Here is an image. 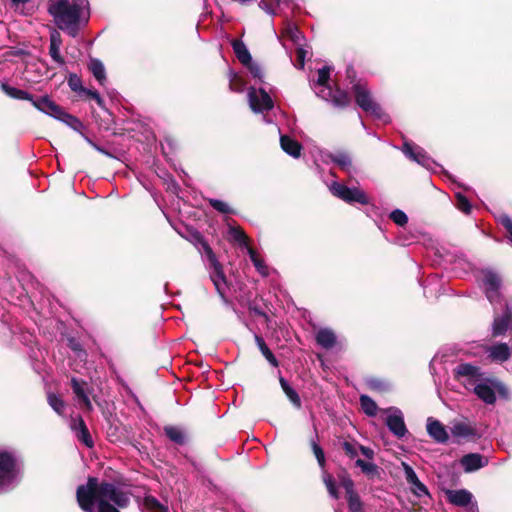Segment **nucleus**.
<instances>
[{"mask_svg": "<svg viewBox=\"0 0 512 512\" xmlns=\"http://www.w3.org/2000/svg\"><path fill=\"white\" fill-rule=\"evenodd\" d=\"M323 481L325 483V486H326L329 494L334 499H338L339 498V493H338V489L336 487V482H335L334 478L332 477V475L329 474V473H324Z\"/></svg>", "mask_w": 512, "mask_h": 512, "instance_id": "40", "label": "nucleus"}, {"mask_svg": "<svg viewBox=\"0 0 512 512\" xmlns=\"http://www.w3.org/2000/svg\"><path fill=\"white\" fill-rule=\"evenodd\" d=\"M390 219L399 226H405L408 223L407 215L400 209L393 210Z\"/></svg>", "mask_w": 512, "mask_h": 512, "instance_id": "43", "label": "nucleus"}, {"mask_svg": "<svg viewBox=\"0 0 512 512\" xmlns=\"http://www.w3.org/2000/svg\"><path fill=\"white\" fill-rule=\"evenodd\" d=\"M315 340L319 346L326 350H329L336 345L337 337L332 329L321 328L316 333Z\"/></svg>", "mask_w": 512, "mask_h": 512, "instance_id": "18", "label": "nucleus"}, {"mask_svg": "<svg viewBox=\"0 0 512 512\" xmlns=\"http://www.w3.org/2000/svg\"><path fill=\"white\" fill-rule=\"evenodd\" d=\"M473 392L480 400L488 405H494L496 403V394L506 401L510 399V392L507 386L498 378L488 375L482 378V381L473 387Z\"/></svg>", "mask_w": 512, "mask_h": 512, "instance_id": "4", "label": "nucleus"}, {"mask_svg": "<svg viewBox=\"0 0 512 512\" xmlns=\"http://www.w3.org/2000/svg\"><path fill=\"white\" fill-rule=\"evenodd\" d=\"M366 385L373 392L385 393L388 390L386 382L376 377L369 378Z\"/></svg>", "mask_w": 512, "mask_h": 512, "instance_id": "37", "label": "nucleus"}, {"mask_svg": "<svg viewBox=\"0 0 512 512\" xmlns=\"http://www.w3.org/2000/svg\"><path fill=\"white\" fill-rule=\"evenodd\" d=\"M403 469H404L405 479L408 484H410L412 486L414 483L418 482L419 478H418L416 472L414 471V469L410 465L403 463Z\"/></svg>", "mask_w": 512, "mask_h": 512, "instance_id": "48", "label": "nucleus"}, {"mask_svg": "<svg viewBox=\"0 0 512 512\" xmlns=\"http://www.w3.org/2000/svg\"><path fill=\"white\" fill-rule=\"evenodd\" d=\"M30 102L38 110L67 123L73 128H75L76 124H80V121L76 117L65 112L61 106L52 101L47 95L41 96L37 99L33 98V101Z\"/></svg>", "mask_w": 512, "mask_h": 512, "instance_id": "6", "label": "nucleus"}, {"mask_svg": "<svg viewBox=\"0 0 512 512\" xmlns=\"http://www.w3.org/2000/svg\"><path fill=\"white\" fill-rule=\"evenodd\" d=\"M196 239H197V242L200 245L201 249L205 253L209 263L212 264V263L218 261L215 253L213 252V250L210 247L209 243L204 239V237L201 236L200 234H198L196 236Z\"/></svg>", "mask_w": 512, "mask_h": 512, "instance_id": "36", "label": "nucleus"}, {"mask_svg": "<svg viewBox=\"0 0 512 512\" xmlns=\"http://www.w3.org/2000/svg\"><path fill=\"white\" fill-rule=\"evenodd\" d=\"M331 102L339 108H346L351 104V97L346 91L337 90L331 97Z\"/></svg>", "mask_w": 512, "mask_h": 512, "instance_id": "32", "label": "nucleus"}, {"mask_svg": "<svg viewBox=\"0 0 512 512\" xmlns=\"http://www.w3.org/2000/svg\"><path fill=\"white\" fill-rule=\"evenodd\" d=\"M280 145L283 151L288 155L294 158L300 157L302 145L297 140L291 138L288 135H282L280 137Z\"/></svg>", "mask_w": 512, "mask_h": 512, "instance_id": "22", "label": "nucleus"}, {"mask_svg": "<svg viewBox=\"0 0 512 512\" xmlns=\"http://www.w3.org/2000/svg\"><path fill=\"white\" fill-rule=\"evenodd\" d=\"M500 223L506 229L508 234L507 238L512 244V218L509 215L504 214L500 217Z\"/></svg>", "mask_w": 512, "mask_h": 512, "instance_id": "50", "label": "nucleus"}, {"mask_svg": "<svg viewBox=\"0 0 512 512\" xmlns=\"http://www.w3.org/2000/svg\"><path fill=\"white\" fill-rule=\"evenodd\" d=\"M207 201H208L209 205L213 209L218 211L219 213H222V214L233 213V210L229 207V205L222 200L210 198Z\"/></svg>", "mask_w": 512, "mask_h": 512, "instance_id": "41", "label": "nucleus"}, {"mask_svg": "<svg viewBox=\"0 0 512 512\" xmlns=\"http://www.w3.org/2000/svg\"><path fill=\"white\" fill-rule=\"evenodd\" d=\"M259 7L261 9H263L264 11H266L270 15H274L275 14V10H274L272 4L267 3L265 0H261L259 2Z\"/></svg>", "mask_w": 512, "mask_h": 512, "instance_id": "59", "label": "nucleus"}, {"mask_svg": "<svg viewBox=\"0 0 512 512\" xmlns=\"http://www.w3.org/2000/svg\"><path fill=\"white\" fill-rule=\"evenodd\" d=\"M81 93L85 94L88 98L95 100L100 107H104V100L98 91L84 88Z\"/></svg>", "mask_w": 512, "mask_h": 512, "instance_id": "55", "label": "nucleus"}, {"mask_svg": "<svg viewBox=\"0 0 512 512\" xmlns=\"http://www.w3.org/2000/svg\"><path fill=\"white\" fill-rule=\"evenodd\" d=\"M489 358L495 362H505L511 356V349L506 343H497L487 348Z\"/></svg>", "mask_w": 512, "mask_h": 512, "instance_id": "17", "label": "nucleus"}, {"mask_svg": "<svg viewBox=\"0 0 512 512\" xmlns=\"http://www.w3.org/2000/svg\"><path fill=\"white\" fill-rule=\"evenodd\" d=\"M306 55H307V51L302 46H299L296 48V60H297V63L295 64L296 68H298V69L304 68Z\"/></svg>", "mask_w": 512, "mask_h": 512, "instance_id": "52", "label": "nucleus"}, {"mask_svg": "<svg viewBox=\"0 0 512 512\" xmlns=\"http://www.w3.org/2000/svg\"><path fill=\"white\" fill-rule=\"evenodd\" d=\"M86 385H87V383L84 380H79L75 377H73L71 379V388H72L74 394L83 403L84 408L90 412V411H92L93 406H92V403H91L89 397L87 396V394L85 392L84 386H86Z\"/></svg>", "mask_w": 512, "mask_h": 512, "instance_id": "19", "label": "nucleus"}, {"mask_svg": "<svg viewBox=\"0 0 512 512\" xmlns=\"http://www.w3.org/2000/svg\"><path fill=\"white\" fill-rule=\"evenodd\" d=\"M60 47L61 46H50L49 55L56 63L63 65L65 63V60L60 54Z\"/></svg>", "mask_w": 512, "mask_h": 512, "instance_id": "54", "label": "nucleus"}, {"mask_svg": "<svg viewBox=\"0 0 512 512\" xmlns=\"http://www.w3.org/2000/svg\"><path fill=\"white\" fill-rule=\"evenodd\" d=\"M348 508L351 512H362L363 510V503L360 499V496L358 493L352 492L346 495Z\"/></svg>", "mask_w": 512, "mask_h": 512, "instance_id": "35", "label": "nucleus"}, {"mask_svg": "<svg viewBox=\"0 0 512 512\" xmlns=\"http://www.w3.org/2000/svg\"><path fill=\"white\" fill-rule=\"evenodd\" d=\"M76 500L84 512H120L129 506L130 493L113 483L88 477L86 484L77 487Z\"/></svg>", "mask_w": 512, "mask_h": 512, "instance_id": "1", "label": "nucleus"}, {"mask_svg": "<svg viewBox=\"0 0 512 512\" xmlns=\"http://www.w3.org/2000/svg\"><path fill=\"white\" fill-rule=\"evenodd\" d=\"M249 309H250V311H252L255 315H258V316H262V317L267 318L266 313H265V312H263L261 308H259V307H257V306H251Z\"/></svg>", "mask_w": 512, "mask_h": 512, "instance_id": "63", "label": "nucleus"}, {"mask_svg": "<svg viewBox=\"0 0 512 512\" xmlns=\"http://www.w3.org/2000/svg\"><path fill=\"white\" fill-rule=\"evenodd\" d=\"M341 486L345 489L346 495L352 492H355L354 489V482L350 478L349 475L345 472L344 475L341 477L340 481Z\"/></svg>", "mask_w": 512, "mask_h": 512, "instance_id": "51", "label": "nucleus"}, {"mask_svg": "<svg viewBox=\"0 0 512 512\" xmlns=\"http://www.w3.org/2000/svg\"><path fill=\"white\" fill-rule=\"evenodd\" d=\"M360 406L367 416L374 417L377 415L378 406L376 402L368 395H361L359 398Z\"/></svg>", "mask_w": 512, "mask_h": 512, "instance_id": "30", "label": "nucleus"}, {"mask_svg": "<svg viewBox=\"0 0 512 512\" xmlns=\"http://www.w3.org/2000/svg\"><path fill=\"white\" fill-rule=\"evenodd\" d=\"M70 428L75 433L79 442L84 444L87 448H92L94 446V441L90 431L81 416L71 418Z\"/></svg>", "mask_w": 512, "mask_h": 512, "instance_id": "10", "label": "nucleus"}, {"mask_svg": "<svg viewBox=\"0 0 512 512\" xmlns=\"http://www.w3.org/2000/svg\"><path fill=\"white\" fill-rule=\"evenodd\" d=\"M355 464L357 467H360L362 472L368 477L373 478L375 476H379V467L376 464L366 462L360 458L356 460Z\"/></svg>", "mask_w": 512, "mask_h": 512, "instance_id": "33", "label": "nucleus"}, {"mask_svg": "<svg viewBox=\"0 0 512 512\" xmlns=\"http://www.w3.org/2000/svg\"><path fill=\"white\" fill-rule=\"evenodd\" d=\"M144 504L147 508L152 510H162L163 506L154 496H146L144 498Z\"/></svg>", "mask_w": 512, "mask_h": 512, "instance_id": "53", "label": "nucleus"}, {"mask_svg": "<svg viewBox=\"0 0 512 512\" xmlns=\"http://www.w3.org/2000/svg\"><path fill=\"white\" fill-rule=\"evenodd\" d=\"M355 102L366 114L375 119H383L386 114L381 105L374 99L372 92L365 83L357 82L352 85Z\"/></svg>", "mask_w": 512, "mask_h": 512, "instance_id": "5", "label": "nucleus"}, {"mask_svg": "<svg viewBox=\"0 0 512 512\" xmlns=\"http://www.w3.org/2000/svg\"><path fill=\"white\" fill-rule=\"evenodd\" d=\"M69 347L73 351H82V346L79 342L75 341L74 339L69 340Z\"/></svg>", "mask_w": 512, "mask_h": 512, "instance_id": "62", "label": "nucleus"}, {"mask_svg": "<svg viewBox=\"0 0 512 512\" xmlns=\"http://www.w3.org/2000/svg\"><path fill=\"white\" fill-rule=\"evenodd\" d=\"M347 78L350 80V83L354 84L356 79V72L352 66H348L346 70Z\"/></svg>", "mask_w": 512, "mask_h": 512, "instance_id": "61", "label": "nucleus"}, {"mask_svg": "<svg viewBox=\"0 0 512 512\" xmlns=\"http://www.w3.org/2000/svg\"><path fill=\"white\" fill-rule=\"evenodd\" d=\"M165 436L173 443L183 446L188 442V436L186 432L174 425H166L163 428Z\"/></svg>", "mask_w": 512, "mask_h": 512, "instance_id": "20", "label": "nucleus"}, {"mask_svg": "<svg viewBox=\"0 0 512 512\" xmlns=\"http://www.w3.org/2000/svg\"><path fill=\"white\" fill-rule=\"evenodd\" d=\"M328 157L331 162L339 166L342 170H348L352 166V160L345 152L331 153Z\"/></svg>", "mask_w": 512, "mask_h": 512, "instance_id": "29", "label": "nucleus"}, {"mask_svg": "<svg viewBox=\"0 0 512 512\" xmlns=\"http://www.w3.org/2000/svg\"><path fill=\"white\" fill-rule=\"evenodd\" d=\"M385 424L394 436L399 439L408 432L402 415H389L385 420Z\"/></svg>", "mask_w": 512, "mask_h": 512, "instance_id": "16", "label": "nucleus"}, {"mask_svg": "<svg viewBox=\"0 0 512 512\" xmlns=\"http://www.w3.org/2000/svg\"><path fill=\"white\" fill-rule=\"evenodd\" d=\"M279 383H280V386H281L283 392L285 393L287 398L290 400V402L296 408H301L302 402H301V398H300L299 394L297 393V391L293 387H291L290 384L288 383V381L283 377L279 378Z\"/></svg>", "mask_w": 512, "mask_h": 512, "instance_id": "26", "label": "nucleus"}, {"mask_svg": "<svg viewBox=\"0 0 512 512\" xmlns=\"http://www.w3.org/2000/svg\"><path fill=\"white\" fill-rule=\"evenodd\" d=\"M88 69L99 82V84L104 85L107 78L103 63L97 58H91L88 63Z\"/></svg>", "mask_w": 512, "mask_h": 512, "instance_id": "25", "label": "nucleus"}, {"mask_svg": "<svg viewBox=\"0 0 512 512\" xmlns=\"http://www.w3.org/2000/svg\"><path fill=\"white\" fill-rule=\"evenodd\" d=\"M331 193L341 199L342 201L353 204L359 203L362 205L370 204V199L367 194L359 188H350L342 183L333 182L330 186Z\"/></svg>", "mask_w": 512, "mask_h": 512, "instance_id": "7", "label": "nucleus"}, {"mask_svg": "<svg viewBox=\"0 0 512 512\" xmlns=\"http://www.w3.org/2000/svg\"><path fill=\"white\" fill-rule=\"evenodd\" d=\"M447 500L459 507H466L471 503L472 494L466 489L460 490H445Z\"/></svg>", "mask_w": 512, "mask_h": 512, "instance_id": "15", "label": "nucleus"}, {"mask_svg": "<svg viewBox=\"0 0 512 512\" xmlns=\"http://www.w3.org/2000/svg\"><path fill=\"white\" fill-rule=\"evenodd\" d=\"M460 463L465 472L471 473L484 467L487 459L479 453H469L460 459Z\"/></svg>", "mask_w": 512, "mask_h": 512, "instance_id": "11", "label": "nucleus"}, {"mask_svg": "<svg viewBox=\"0 0 512 512\" xmlns=\"http://www.w3.org/2000/svg\"><path fill=\"white\" fill-rule=\"evenodd\" d=\"M248 253H249V257H250L253 265L257 269V271L259 273H261L262 275L266 276L268 274L267 267L264 264L263 259H261L260 256L258 255V253L251 247H248Z\"/></svg>", "mask_w": 512, "mask_h": 512, "instance_id": "34", "label": "nucleus"}, {"mask_svg": "<svg viewBox=\"0 0 512 512\" xmlns=\"http://www.w3.org/2000/svg\"><path fill=\"white\" fill-rule=\"evenodd\" d=\"M81 10L79 4L68 0H49L48 3V13L57 27L73 38L79 34Z\"/></svg>", "mask_w": 512, "mask_h": 512, "instance_id": "2", "label": "nucleus"}, {"mask_svg": "<svg viewBox=\"0 0 512 512\" xmlns=\"http://www.w3.org/2000/svg\"><path fill=\"white\" fill-rule=\"evenodd\" d=\"M412 492L418 497H422L423 495H429L427 487L420 480H418V482L412 485Z\"/></svg>", "mask_w": 512, "mask_h": 512, "instance_id": "57", "label": "nucleus"}, {"mask_svg": "<svg viewBox=\"0 0 512 512\" xmlns=\"http://www.w3.org/2000/svg\"><path fill=\"white\" fill-rule=\"evenodd\" d=\"M245 67L249 70L253 78L258 79L260 82H263L264 73L260 65L251 60L250 64L245 65Z\"/></svg>", "mask_w": 512, "mask_h": 512, "instance_id": "46", "label": "nucleus"}, {"mask_svg": "<svg viewBox=\"0 0 512 512\" xmlns=\"http://www.w3.org/2000/svg\"><path fill=\"white\" fill-rule=\"evenodd\" d=\"M403 151L408 157L417 162H420L421 159L424 158V153L422 151L415 152L413 146L408 143L404 144Z\"/></svg>", "mask_w": 512, "mask_h": 512, "instance_id": "49", "label": "nucleus"}, {"mask_svg": "<svg viewBox=\"0 0 512 512\" xmlns=\"http://www.w3.org/2000/svg\"><path fill=\"white\" fill-rule=\"evenodd\" d=\"M483 282L485 285L487 298L491 301V293H496L501 285L500 277L493 271L484 273Z\"/></svg>", "mask_w": 512, "mask_h": 512, "instance_id": "24", "label": "nucleus"}, {"mask_svg": "<svg viewBox=\"0 0 512 512\" xmlns=\"http://www.w3.org/2000/svg\"><path fill=\"white\" fill-rule=\"evenodd\" d=\"M455 198H456L455 205H456L457 209H459L461 212H463L465 214H470L472 211V206H471V203L468 200V198L465 195H463L462 193H457L455 195Z\"/></svg>", "mask_w": 512, "mask_h": 512, "instance_id": "39", "label": "nucleus"}, {"mask_svg": "<svg viewBox=\"0 0 512 512\" xmlns=\"http://www.w3.org/2000/svg\"><path fill=\"white\" fill-rule=\"evenodd\" d=\"M62 45V38L60 33L57 30H53L50 33V46H61Z\"/></svg>", "mask_w": 512, "mask_h": 512, "instance_id": "58", "label": "nucleus"}, {"mask_svg": "<svg viewBox=\"0 0 512 512\" xmlns=\"http://www.w3.org/2000/svg\"><path fill=\"white\" fill-rule=\"evenodd\" d=\"M359 449L361 451V453L368 459H373L374 457V451L369 448V447H366V446H363V445H359Z\"/></svg>", "mask_w": 512, "mask_h": 512, "instance_id": "60", "label": "nucleus"}, {"mask_svg": "<svg viewBox=\"0 0 512 512\" xmlns=\"http://www.w3.org/2000/svg\"><path fill=\"white\" fill-rule=\"evenodd\" d=\"M330 67L323 66L318 70L317 84L320 86H327L330 80Z\"/></svg>", "mask_w": 512, "mask_h": 512, "instance_id": "45", "label": "nucleus"}, {"mask_svg": "<svg viewBox=\"0 0 512 512\" xmlns=\"http://www.w3.org/2000/svg\"><path fill=\"white\" fill-rule=\"evenodd\" d=\"M1 90L9 97L17 100L33 101V96L25 90L12 87L6 83H1Z\"/></svg>", "mask_w": 512, "mask_h": 512, "instance_id": "27", "label": "nucleus"}, {"mask_svg": "<svg viewBox=\"0 0 512 512\" xmlns=\"http://www.w3.org/2000/svg\"><path fill=\"white\" fill-rule=\"evenodd\" d=\"M427 432L429 436L438 443H447L449 440L445 426L439 420L428 418Z\"/></svg>", "mask_w": 512, "mask_h": 512, "instance_id": "12", "label": "nucleus"}, {"mask_svg": "<svg viewBox=\"0 0 512 512\" xmlns=\"http://www.w3.org/2000/svg\"><path fill=\"white\" fill-rule=\"evenodd\" d=\"M453 376L455 380L463 381L465 388L470 386L474 387L477 383L482 381V378L486 376L480 367L475 366L471 363H460L453 369Z\"/></svg>", "mask_w": 512, "mask_h": 512, "instance_id": "8", "label": "nucleus"}, {"mask_svg": "<svg viewBox=\"0 0 512 512\" xmlns=\"http://www.w3.org/2000/svg\"><path fill=\"white\" fill-rule=\"evenodd\" d=\"M454 437L474 438L477 435L475 427L467 421L455 422L451 428Z\"/></svg>", "mask_w": 512, "mask_h": 512, "instance_id": "21", "label": "nucleus"}, {"mask_svg": "<svg viewBox=\"0 0 512 512\" xmlns=\"http://www.w3.org/2000/svg\"><path fill=\"white\" fill-rule=\"evenodd\" d=\"M255 342L265 359L273 366L278 367L279 361L270 350L262 336L255 335Z\"/></svg>", "mask_w": 512, "mask_h": 512, "instance_id": "28", "label": "nucleus"}, {"mask_svg": "<svg viewBox=\"0 0 512 512\" xmlns=\"http://www.w3.org/2000/svg\"><path fill=\"white\" fill-rule=\"evenodd\" d=\"M88 142H89V144H90V145H91L95 150H97L98 152H100V153H102V154H105V155L110 156V153H109V152H107L104 148H102V147L98 146L97 144H95L93 141H91V140H89V139H88Z\"/></svg>", "mask_w": 512, "mask_h": 512, "instance_id": "64", "label": "nucleus"}, {"mask_svg": "<svg viewBox=\"0 0 512 512\" xmlns=\"http://www.w3.org/2000/svg\"><path fill=\"white\" fill-rule=\"evenodd\" d=\"M68 86L74 92H80L81 93L82 90H84L81 78L77 74H75V73H71L69 75V77H68Z\"/></svg>", "mask_w": 512, "mask_h": 512, "instance_id": "44", "label": "nucleus"}, {"mask_svg": "<svg viewBox=\"0 0 512 512\" xmlns=\"http://www.w3.org/2000/svg\"><path fill=\"white\" fill-rule=\"evenodd\" d=\"M342 449L345 452V454L350 458H354L358 454L356 445L349 441H344L342 443Z\"/></svg>", "mask_w": 512, "mask_h": 512, "instance_id": "56", "label": "nucleus"}, {"mask_svg": "<svg viewBox=\"0 0 512 512\" xmlns=\"http://www.w3.org/2000/svg\"><path fill=\"white\" fill-rule=\"evenodd\" d=\"M310 445L319 466L324 468L326 464V458L322 447L318 445L314 440H311Z\"/></svg>", "mask_w": 512, "mask_h": 512, "instance_id": "42", "label": "nucleus"}, {"mask_svg": "<svg viewBox=\"0 0 512 512\" xmlns=\"http://www.w3.org/2000/svg\"><path fill=\"white\" fill-rule=\"evenodd\" d=\"M230 235L232 239L240 245L248 246L249 239L241 227H231Z\"/></svg>", "mask_w": 512, "mask_h": 512, "instance_id": "38", "label": "nucleus"}, {"mask_svg": "<svg viewBox=\"0 0 512 512\" xmlns=\"http://www.w3.org/2000/svg\"><path fill=\"white\" fill-rule=\"evenodd\" d=\"M47 402L50 405V407L58 415H63L64 414V411H65V408H66V404H65L64 400L59 395H57V394H55L53 392H48L47 393Z\"/></svg>", "mask_w": 512, "mask_h": 512, "instance_id": "31", "label": "nucleus"}, {"mask_svg": "<svg viewBox=\"0 0 512 512\" xmlns=\"http://www.w3.org/2000/svg\"><path fill=\"white\" fill-rule=\"evenodd\" d=\"M512 327V314L506 311L500 316H496L492 324V337L503 336Z\"/></svg>", "mask_w": 512, "mask_h": 512, "instance_id": "13", "label": "nucleus"}, {"mask_svg": "<svg viewBox=\"0 0 512 512\" xmlns=\"http://www.w3.org/2000/svg\"><path fill=\"white\" fill-rule=\"evenodd\" d=\"M21 461L16 452L0 450V493L12 488L21 474Z\"/></svg>", "mask_w": 512, "mask_h": 512, "instance_id": "3", "label": "nucleus"}, {"mask_svg": "<svg viewBox=\"0 0 512 512\" xmlns=\"http://www.w3.org/2000/svg\"><path fill=\"white\" fill-rule=\"evenodd\" d=\"M114 123L113 114L110 113L107 109H104V114L100 118L99 126L104 130H110L112 124Z\"/></svg>", "mask_w": 512, "mask_h": 512, "instance_id": "47", "label": "nucleus"}, {"mask_svg": "<svg viewBox=\"0 0 512 512\" xmlns=\"http://www.w3.org/2000/svg\"><path fill=\"white\" fill-rule=\"evenodd\" d=\"M249 105L255 113H263L269 111L274 107V102L271 96L264 88L258 90L250 87L248 90Z\"/></svg>", "mask_w": 512, "mask_h": 512, "instance_id": "9", "label": "nucleus"}, {"mask_svg": "<svg viewBox=\"0 0 512 512\" xmlns=\"http://www.w3.org/2000/svg\"><path fill=\"white\" fill-rule=\"evenodd\" d=\"M231 46L233 48V51L237 57V59L239 60V62L242 64V65H248L250 64L251 60H252V56L249 52V50L247 49L245 43L240 40V39H234L231 41Z\"/></svg>", "mask_w": 512, "mask_h": 512, "instance_id": "23", "label": "nucleus"}, {"mask_svg": "<svg viewBox=\"0 0 512 512\" xmlns=\"http://www.w3.org/2000/svg\"><path fill=\"white\" fill-rule=\"evenodd\" d=\"M213 268V272L211 273V280L218 292V294L224 298L225 297V290L223 288L224 286H227V278L225 276L223 266L219 261H216L212 264H210Z\"/></svg>", "mask_w": 512, "mask_h": 512, "instance_id": "14", "label": "nucleus"}]
</instances>
